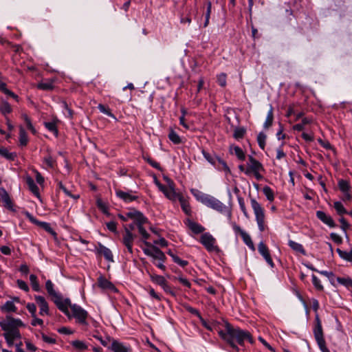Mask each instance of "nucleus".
<instances>
[{
  "label": "nucleus",
  "instance_id": "nucleus-40",
  "mask_svg": "<svg viewBox=\"0 0 352 352\" xmlns=\"http://www.w3.org/2000/svg\"><path fill=\"white\" fill-rule=\"evenodd\" d=\"M168 254L173 258V261L182 267H186L188 262L187 261L182 260L179 256L173 253L171 250H168Z\"/></svg>",
  "mask_w": 352,
  "mask_h": 352
},
{
  "label": "nucleus",
  "instance_id": "nucleus-13",
  "mask_svg": "<svg viewBox=\"0 0 352 352\" xmlns=\"http://www.w3.org/2000/svg\"><path fill=\"white\" fill-rule=\"evenodd\" d=\"M25 217L34 224L38 226L53 236H56V232L51 228L49 223L38 221L32 214L26 211L24 212Z\"/></svg>",
  "mask_w": 352,
  "mask_h": 352
},
{
  "label": "nucleus",
  "instance_id": "nucleus-25",
  "mask_svg": "<svg viewBox=\"0 0 352 352\" xmlns=\"http://www.w3.org/2000/svg\"><path fill=\"white\" fill-rule=\"evenodd\" d=\"M54 80L53 79H47L45 81L39 82L36 85V87L41 90L51 91L54 88Z\"/></svg>",
  "mask_w": 352,
  "mask_h": 352
},
{
  "label": "nucleus",
  "instance_id": "nucleus-51",
  "mask_svg": "<svg viewBox=\"0 0 352 352\" xmlns=\"http://www.w3.org/2000/svg\"><path fill=\"white\" fill-rule=\"evenodd\" d=\"M30 281L32 287V289L35 292H39L41 290V287L39 283L37 280V276L34 274H31L30 276Z\"/></svg>",
  "mask_w": 352,
  "mask_h": 352
},
{
  "label": "nucleus",
  "instance_id": "nucleus-12",
  "mask_svg": "<svg viewBox=\"0 0 352 352\" xmlns=\"http://www.w3.org/2000/svg\"><path fill=\"white\" fill-rule=\"evenodd\" d=\"M338 186L342 193V200L344 201H349L352 199L351 192V186L349 181L340 179L338 182Z\"/></svg>",
  "mask_w": 352,
  "mask_h": 352
},
{
  "label": "nucleus",
  "instance_id": "nucleus-64",
  "mask_svg": "<svg viewBox=\"0 0 352 352\" xmlns=\"http://www.w3.org/2000/svg\"><path fill=\"white\" fill-rule=\"evenodd\" d=\"M96 204L98 208L104 213H107L108 210V208L105 203H104L101 199H98L96 201Z\"/></svg>",
  "mask_w": 352,
  "mask_h": 352
},
{
  "label": "nucleus",
  "instance_id": "nucleus-52",
  "mask_svg": "<svg viewBox=\"0 0 352 352\" xmlns=\"http://www.w3.org/2000/svg\"><path fill=\"white\" fill-rule=\"evenodd\" d=\"M333 207L336 210L338 214L339 215H342L348 213V212L344 207L343 204L340 201L334 202Z\"/></svg>",
  "mask_w": 352,
  "mask_h": 352
},
{
  "label": "nucleus",
  "instance_id": "nucleus-6",
  "mask_svg": "<svg viewBox=\"0 0 352 352\" xmlns=\"http://www.w3.org/2000/svg\"><path fill=\"white\" fill-rule=\"evenodd\" d=\"M67 309H71L72 314L69 313L70 317L76 319V322L82 326H88L87 318H89L88 312L76 304H72L69 300V305H66Z\"/></svg>",
  "mask_w": 352,
  "mask_h": 352
},
{
  "label": "nucleus",
  "instance_id": "nucleus-4",
  "mask_svg": "<svg viewBox=\"0 0 352 352\" xmlns=\"http://www.w3.org/2000/svg\"><path fill=\"white\" fill-rule=\"evenodd\" d=\"M126 216L131 219H133L138 227V232L141 235V240L148 247L152 246V244L147 241L150 237V234L146 232L143 225L148 222V219L143 214L142 212L135 209H131L130 211L126 212Z\"/></svg>",
  "mask_w": 352,
  "mask_h": 352
},
{
  "label": "nucleus",
  "instance_id": "nucleus-53",
  "mask_svg": "<svg viewBox=\"0 0 352 352\" xmlns=\"http://www.w3.org/2000/svg\"><path fill=\"white\" fill-rule=\"evenodd\" d=\"M58 186L60 190H62L65 192V194L67 196L73 198L74 199H78L80 197L79 195L72 194V192L67 189V188L63 184V183L61 182H58Z\"/></svg>",
  "mask_w": 352,
  "mask_h": 352
},
{
  "label": "nucleus",
  "instance_id": "nucleus-45",
  "mask_svg": "<svg viewBox=\"0 0 352 352\" xmlns=\"http://www.w3.org/2000/svg\"><path fill=\"white\" fill-rule=\"evenodd\" d=\"M311 119H309L308 118H304L302 120L301 123L296 124L293 126V129L295 131H301L304 130L305 126L306 124L311 123Z\"/></svg>",
  "mask_w": 352,
  "mask_h": 352
},
{
  "label": "nucleus",
  "instance_id": "nucleus-43",
  "mask_svg": "<svg viewBox=\"0 0 352 352\" xmlns=\"http://www.w3.org/2000/svg\"><path fill=\"white\" fill-rule=\"evenodd\" d=\"M151 279L153 283L159 285L162 287L167 283L165 278L160 275H157V274L151 275Z\"/></svg>",
  "mask_w": 352,
  "mask_h": 352
},
{
  "label": "nucleus",
  "instance_id": "nucleus-49",
  "mask_svg": "<svg viewBox=\"0 0 352 352\" xmlns=\"http://www.w3.org/2000/svg\"><path fill=\"white\" fill-rule=\"evenodd\" d=\"M168 138L175 144H179L182 142L181 138L173 129L170 131V133L168 134Z\"/></svg>",
  "mask_w": 352,
  "mask_h": 352
},
{
  "label": "nucleus",
  "instance_id": "nucleus-7",
  "mask_svg": "<svg viewBox=\"0 0 352 352\" xmlns=\"http://www.w3.org/2000/svg\"><path fill=\"white\" fill-rule=\"evenodd\" d=\"M250 204L252 208L254 211V213L255 214V218L256 223L258 224V230L261 232H263L265 231L267 227L265 221V210L254 198H250Z\"/></svg>",
  "mask_w": 352,
  "mask_h": 352
},
{
  "label": "nucleus",
  "instance_id": "nucleus-2",
  "mask_svg": "<svg viewBox=\"0 0 352 352\" xmlns=\"http://www.w3.org/2000/svg\"><path fill=\"white\" fill-rule=\"evenodd\" d=\"M24 326L23 322L20 319H16L11 316H7L1 322V329L4 331L3 336L8 346H12L14 341L21 339L19 327Z\"/></svg>",
  "mask_w": 352,
  "mask_h": 352
},
{
  "label": "nucleus",
  "instance_id": "nucleus-10",
  "mask_svg": "<svg viewBox=\"0 0 352 352\" xmlns=\"http://www.w3.org/2000/svg\"><path fill=\"white\" fill-rule=\"evenodd\" d=\"M1 202L3 206L12 214H15L17 212L18 206L15 204L13 199L10 196L8 192L1 188Z\"/></svg>",
  "mask_w": 352,
  "mask_h": 352
},
{
  "label": "nucleus",
  "instance_id": "nucleus-41",
  "mask_svg": "<svg viewBox=\"0 0 352 352\" xmlns=\"http://www.w3.org/2000/svg\"><path fill=\"white\" fill-rule=\"evenodd\" d=\"M168 254L173 258V261L182 267H186L188 262L187 261L182 260L179 256L173 253L171 250H168Z\"/></svg>",
  "mask_w": 352,
  "mask_h": 352
},
{
  "label": "nucleus",
  "instance_id": "nucleus-59",
  "mask_svg": "<svg viewBox=\"0 0 352 352\" xmlns=\"http://www.w3.org/2000/svg\"><path fill=\"white\" fill-rule=\"evenodd\" d=\"M312 283L317 290L323 291L324 287H323L322 285L321 284L320 280L314 274L312 275Z\"/></svg>",
  "mask_w": 352,
  "mask_h": 352
},
{
  "label": "nucleus",
  "instance_id": "nucleus-28",
  "mask_svg": "<svg viewBox=\"0 0 352 352\" xmlns=\"http://www.w3.org/2000/svg\"><path fill=\"white\" fill-rule=\"evenodd\" d=\"M288 245L296 252L300 253L302 255H306V251L303 246L292 240L288 241Z\"/></svg>",
  "mask_w": 352,
  "mask_h": 352
},
{
  "label": "nucleus",
  "instance_id": "nucleus-20",
  "mask_svg": "<svg viewBox=\"0 0 352 352\" xmlns=\"http://www.w3.org/2000/svg\"><path fill=\"white\" fill-rule=\"evenodd\" d=\"M132 190H129L128 192H124L121 190H116V194L117 197H118L120 199H122L126 203L135 201L138 198L137 196L132 195Z\"/></svg>",
  "mask_w": 352,
  "mask_h": 352
},
{
  "label": "nucleus",
  "instance_id": "nucleus-11",
  "mask_svg": "<svg viewBox=\"0 0 352 352\" xmlns=\"http://www.w3.org/2000/svg\"><path fill=\"white\" fill-rule=\"evenodd\" d=\"M199 241L208 252H218L219 250V247L215 245L216 239L209 232L202 234Z\"/></svg>",
  "mask_w": 352,
  "mask_h": 352
},
{
  "label": "nucleus",
  "instance_id": "nucleus-16",
  "mask_svg": "<svg viewBox=\"0 0 352 352\" xmlns=\"http://www.w3.org/2000/svg\"><path fill=\"white\" fill-rule=\"evenodd\" d=\"M96 252L99 256H103L109 262L114 261L113 256L111 250L100 243H98V245L96 247Z\"/></svg>",
  "mask_w": 352,
  "mask_h": 352
},
{
  "label": "nucleus",
  "instance_id": "nucleus-23",
  "mask_svg": "<svg viewBox=\"0 0 352 352\" xmlns=\"http://www.w3.org/2000/svg\"><path fill=\"white\" fill-rule=\"evenodd\" d=\"M98 286L102 289H109L110 291H116V288L114 285L103 276L98 278Z\"/></svg>",
  "mask_w": 352,
  "mask_h": 352
},
{
  "label": "nucleus",
  "instance_id": "nucleus-8",
  "mask_svg": "<svg viewBox=\"0 0 352 352\" xmlns=\"http://www.w3.org/2000/svg\"><path fill=\"white\" fill-rule=\"evenodd\" d=\"M248 161L245 174L249 175L252 173L257 180H261L263 177L260 173L265 171L263 164L252 155H249Z\"/></svg>",
  "mask_w": 352,
  "mask_h": 352
},
{
  "label": "nucleus",
  "instance_id": "nucleus-15",
  "mask_svg": "<svg viewBox=\"0 0 352 352\" xmlns=\"http://www.w3.org/2000/svg\"><path fill=\"white\" fill-rule=\"evenodd\" d=\"M135 235L130 232L129 228H124V233L122 236V243L130 254H133V245Z\"/></svg>",
  "mask_w": 352,
  "mask_h": 352
},
{
  "label": "nucleus",
  "instance_id": "nucleus-38",
  "mask_svg": "<svg viewBox=\"0 0 352 352\" xmlns=\"http://www.w3.org/2000/svg\"><path fill=\"white\" fill-rule=\"evenodd\" d=\"M28 134L23 127L20 128L19 131V144L21 146H25L28 143Z\"/></svg>",
  "mask_w": 352,
  "mask_h": 352
},
{
  "label": "nucleus",
  "instance_id": "nucleus-24",
  "mask_svg": "<svg viewBox=\"0 0 352 352\" xmlns=\"http://www.w3.org/2000/svg\"><path fill=\"white\" fill-rule=\"evenodd\" d=\"M187 226L189 229L196 234L202 233L205 230V228L204 226L191 220H188Z\"/></svg>",
  "mask_w": 352,
  "mask_h": 352
},
{
  "label": "nucleus",
  "instance_id": "nucleus-36",
  "mask_svg": "<svg viewBox=\"0 0 352 352\" xmlns=\"http://www.w3.org/2000/svg\"><path fill=\"white\" fill-rule=\"evenodd\" d=\"M336 280L339 284L344 286L348 289L352 288V279L350 277H337Z\"/></svg>",
  "mask_w": 352,
  "mask_h": 352
},
{
  "label": "nucleus",
  "instance_id": "nucleus-5",
  "mask_svg": "<svg viewBox=\"0 0 352 352\" xmlns=\"http://www.w3.org/2000/svg\"><path fill=\"white\" fill-rule=\"evenodd\" d=\"M54 287V285L50 280L46 281V290L49 296L52 297V300L54 304L60 311L64 313L67 317H70L69 311H68L66 307L67 305H69V298L63 299L62 295L56 292Z\"/></svg>",
  "mask_w": 352,
  "mask_h": 352
},
{
  "label": "nucleus",
  "instance_id": "nucleus-9",
  "mask_svg": "<svg viewBox=\"0 0 352 352\" xmlns=\"http://www.w3.org/2000/svg\"><path fill=\"white\" fill-rule=\"evenodd\" d=\"M206 206L212 208L221 213L227 212L228 217H231V211L228 208V207L224 205L221 201H220L217 198L208 195L206 201L204 204Z\"/></svg>",
  "mask_w": 352,
  "mask_h": 352
},
{
  "label": "nucleus",
  "instance_id": "nucleus-22",
  "mask_svg": "<svg viewBox=\"0 0 352 352\" xmlns=\"http://www.w3.org/2000/svg\"><path fill=\"white\" fill-rule=\"evenodd\" d=\"M111 349L113 352H131V349L129 346H124L122 343L117 340H113Z\"/></svg>",
  "mask_w": 352,
  "mask_h": 352
},
{
  "label": "nucleus",
  "instance_id": "nucleus-39",
  "mask_svg": "<svg viewBox=\"0 0 352 352\" xmlns=\"http://www.w3.org/2000/svg\"><path fill=\"white\" fill-rule=\"evenodd\" d=\"M1 310L6 312H16L17 309L14 304L13 300H8L1 306Z\"/></svg>",
  "mask_w": 352,
  "mask_h": 352
},
{
  "label": "nucleus",
  "instance_id": "nucleus-56",
  "mask_svg": "<svg viewBox=\"0 0 352 352\" xmlns=\"http://www.w3.org/2000/svg\"><path fill=\"white\" fill-rule=\"evenodd\" d=\"M23 118L28 129H29L33 134H36V131L32 125L30 118L26 114L23 115Z\"/></svg>",
  "mask_w": 352,
  "mask_h": 352
},
{
  "label": "nucleus",
  "instance_id": "nucleus-60",
  "mask_svg": "<svg viewBox=\"0 0 352 352\" xmlns=\"http://www.w3.org/2000/svg\"><path fill=\"white\" fill-rule=\"evenodd\" d=\"M43 162L45 163L47 167L50 168H53L56 163V160L50 155L45 156L44 157Z\"/></svg>",
  "mask_w": 352,
  "mask_h": 352
},
{
  "label": "nucleus",
  "instance_id": "nucleus-32",
  "mask_svg": "<svg viewBox=\"0 0 352 352\" xmlns=\"http://www.w3.org/2000/svg\"><path fill=\"white\" fill-rule=\"evenodd\" d=\"M202 154L204 158L212 165L216 166V162H217V158H219V156L213 154H210L205 150H202Z\"/></svg>",
  "mask_w": 352,
  "mask_h": 352
},
{
  "label": "nucleus",
  "instance_id": "nucleus-14",
  "mask_svg": "<svg viewBox=\"0 0 352 352\" xmlns=\"http://www.w3.org/2000/svg\"><path fill=\"white\" fill-rule=\"evenodd\" d=\"M148 247L151 248V250L148 249V248L143 249V252L146 255H147L148 256H151L154 259H158V260L161 261L162 262H164V261L166 258V256L164 254V252L159 248H157L155 245H152V246H148Z\"/></svg>",
  "mask_w": 352,
  "mask_h": 352
},
{
  "label": "nucleus",
  "instance_id": "nucleus-18",
  "mask_svg": "<svg viewBox=\"0 0 352 352\" xmlns=\"http://www.w3.org/2000/svg\"><path fill=\"white\" fill-rule=\"evenodd\" d=\"M34 299L39 307L41 316L49 315V306L45 298L42 296H35Z\"/></svg>",
  "mask_w": 352,
  "mask_h": 352
},
{
  "label": "nucleus",
  "instance_id": "nucleus-61",
  "mask_svg": "<svg viewBox=\"0 0 352 352\" xmlns=\"http://www.w3.org/2000/svg\"><path fill=\"white\" fill-rule=\"evenodd\" d=\"M226 78H227V76L225 73H221L220 74L217 75L218 84L222 87H226Z\"/></svg>",
  "mask_w": 352,
  "mask_h": 352
},
{
  "label": "nucleus",
  "instance_id": "nucleus-27",
  "mask_svg": "<svg viewBox=\"0 0 352 352\" xmlns=\"http://www.w3.org/2000/svg\"><path fill=\"white\" fill-rule=\"evenodd\" d=\"M190 192L198 201L202 203L203 204H205L208 195L205 194L201 192L200 190L194 188H192L190 190Z\"/></svg>",
  "mask_w": 352,
  "mask_h": 352
},
{
  "label": "nucleus",
  "instance_id": "nucleus-63",
  "mask_svg": "<svg viewBox=\"0 0 352 352\" xmlns=\"http://www.w3.org/2000/svg\"><path fill=\"white\" fill-rule=\"evenodd\" d=\"M41 338H42V340L45 342L48 343V344H55L56 342V338L54 337H53V336H48L46 334H45L44 333H41Z\"/></svg>",
  "mask_w": 352,
  "mask_h": 352
},
{
  "label": "nucleus",
  "instance_id": "nucleus-33",
  "mask_svg": "<svg viewBox=\"0 0 352 352\" xmlns=\"http://www.w3.org/2000/svg\"><path fill=\"white\" fill-rule=\"evenodd\" d=\"M336 252L341 258L349 262H352V248L349 252L343 251L340 248H337Z\"/></svg>",
  "mask_w": 352,
  "mask_h": 352
},
{
  "label": "nucleus",
  "instance_id": "nucleus-3",
  "mask_svg": "<svg viewBox=\"0 0 352 352\" xmlns=\"http://www.w3.org/2000/svg\"><path fill=\"white\" fill-rule=\"evenodd\" d=\"M311 305L314 311L316 312L315 324L313 330L314 338L322 352H330L326 346L321 320L318 314V310L320 307L318 300L313 298L311 302Z\"/></svg>",
  "mask_w": 352,
  "mask_h": 352
},
{
  "label": "nucleus",
  "instance_id": "nucleus-50",
  "mask_svg": "<svg viewBox=\"0 0 352 352\" xmlns=\"http://www.w3.org/2000/svg\"><path fill=\"white\" fill-rule=\"evenodd\" d=\"M266 139L267 135L263 132H260L257 135V142L262 150L265 149Z\"/></svg>",
  "mask_w": 352,
  "mask_h": 352
},
{
  "label": "nucleus",
  "instance_id": "nucleus-54",
  "mask_svg": "<svg viewBox=\"0 0 352 352\" xmlns=\"http://www.w3.org/2000/svg\"><path fill=\"white\" fill-rule=\"evenodd\" d=\"M246 130L243 127H238L234 129L233 137L236 139H242L245 135Z\"/></svg>",
  "mask_w": 352,
  "mask_h": 352
},
{
  "label": "nucleus",
  "instance_id": "nucleus-57",
  "mask_svg": "<svg viewBox=\"0 0 352 352\" xmlns=\"http://www.w3.org/2000/svg\"><path fill=\"white\" fill-rule=\"evenodd\" d=\"M12 109L10 104L6 101H1V113L6 115L10 113Z\"/></svg>",
  "mask_w": 352,
  "mask_h": 352
},
{
  "label": "nucleus",
  "instance_id": "nucleus-46",
  "mask_svg": "<svg viewBox=\"0 0 352 352\" xmlns=\"http://www.w3.org/2000/svg\"><path fill=\"white\" fill-rule=\"evenodd\" d=\"M241 238L243 242L248 246L250 249L252 250H255L254 245L251 239V236L246 232L243 233V234L241 236Z\"/></svg>",
  "mask_w": 352,
  "mask_h": 352
},
{
  "label": "nucleus",
  "instance_id": "nucleus-1",
  "mask_svg": "<svg viewBox=\"0 0 352 352\" xmlns=\"http://www.w3.org/2000/svg\"><path fill=\"white\" fill-rule=\"evenodd\" d=\"M219 335L232 349L236 351H239V347L234 343V340L241 346L244 344L245 341L251 344L254 342L253 338L248 331L243 330L239 327L234 328L229 322H226L225 331H219Z\"/></svg>",
  "mask_w": 352,
  "mask_h": 352
},
{
  "label": "nucleus",
  "instance_id": "nucleus-48",
  "mask_svg": "<svg viewBox=\"0 0 352 352\" xmlns=\"http://www.w3.org/2000/svg\"><path fill=\"white\" fill-rule=\"evenodd\" d=\"M217 162L219 163V166L217 167L219 170H223L226 174L230 173V169L227 165V163L222 160L221 157L217 158Z\"/></svg>",
  "mask_w": 352,
  "mask_h": 352
},
{
  "label": "nucleus",
  "instance_id": "nucleus-55",
  "mask_svg": "<svg viewBox=\"0 0 352 352\" xmlns=\"http://www.w3.org/2000/svg\"><path fill=\"white\" fill-rule=\"evenodd\" d=\"M98 109L100 110V112L103 113L104 114L113 118L116 119V116L111 113L110 109L107 107H105L104 105L102 104H99L98 106Z\"/></svg>",
  "mask_w": 352,
  "mask_h": 352
},
{
  "label": "nucleus",
  "instance_id": "nucleus-29",
  "mask_svg": "<svg viewBox=\"0 0 352 352\" xmlns=\"http://www.w3.org/2000/svg\"><path fill=\"white\" fill-rule=\"evenodd\" d=\"M26 183L28 186L30 190L35 195L39 196V189L36 184L34 183V179L28 176L26 178Z\"/></svg>",
  "mask_w": 352,
  "mask_h": 352
},
{
  "label": "nucleus",
  "instance_id": "nucleus-17",
  "mask_svg": "<svg viewBox=\"0 0 352 352\" xmlns=\"http://www.w3.org/2000/svg\"><path fill=\"white\" fill-rule=\"evenodd\" d=\"M258 250L259 253L263 256L266 262L270 265V267H274V263L271 258L270 250L263 241L259 243L258 245Z\"/></svg>",
  "mask_w": 352,
  "mask_h": 352
},
{
  "label": "nucleus",
  "instance_id": "nucleus-31",
  "mask_svg": "<svg viewBox=\"0 0 352 352\" xmlns=\"http://www.w3.org/2000/svg\"><path fill=\"white\" fill-rule=\"evenodd\" d=\"M274 120V113H273V107L270 106V109L267 112L266 120L263 124V127L265 129H268L273 123Z\"/></svg>",
  "mask_w": 352,
  "mask_h": 352
},
{
  "label": "nucleus",
  "instance_id": "nucleus-42",
  "mask_svg": "<svg viewBox=\"0 0 352 352\" xmlns=\"http://www.w3.org/2000/svg\"><path fill=\"white\" fill-rule=\"evenodd\" d=\"M1 156L9 161H14L17 155L15 152H10L7 148H1Z\"/></svg>",
  "mask_w": 352,
  "mask_h": 352
},
{
  "label": "nucleus",
  "instance_id": "nucleus-47",
  "mask_svg": "<svg viewBox=\"0 0 352 352\" xmlns=\"http://www.w3.org/2000/svg\"><path fill=\"white\" fill-rule=\"evenodd\" d=\"M263 192L268 201H273L274 200V191L270 186H264L263 188Z\"/></svg>",
  "mask_w": 352,
  "mask_h": 352
},
{
  "label": "nucleus",
  "instance_id": "nucleus-21",
  "mask_svg": "<svg viewBox=\"0 0 352 352\" xmlns=\"http://www.w3.org/2000/svg\"><path fill=\"white\" fill-rule=\"evenodd\" d=\"M164 195L171 201H176L177 199H179V197H182V195L177 193L173 188V182H170L168 188L165 192Z\"/></svg>",
  "mask_w": 352,
  "mask_h": 352
},
{
  "label": "nucleus",
  "instance_id": "nucleus-37",
  "mask_svg": "<svg viewBox=\"0 0 352 352\" xmlns=\"http://www.w3.org/2000/svg\"><path fill=\"white\" fill-rule=\"evenodd\" d=\"M44 125L45 128L50 132L53 133L56 137L58 135V131L56 121L45 122H44Z\"/></svg>",
  "mask_w": 352,
  "mask_h": 352
},
{
  "label": "nucleus",
  "instance_id": "nucleus-34",
  "mask_svg": "<svg viewBox=\"0 0 352 352\" xmlns=\"http://www.w3.org/2000/svg\"><path fill=\"white\" fill-rule=\"evenodd\" d=\"M1 93L5 94L7 96V98H12L16 102L19 101V96L15 94L14 92L10 91L6 87V85L4 82H1Z\"/></svg>",
  "mask_w": 352,
  "mask_h": 352
},
{
  "label": "nucleus",
  "instance_id": "nucleus-35",
  "mask_svg": "<svg viewBox=\"0 0 352 352\" xmlns=\"http://www.w3.org/2000/svg\"><path fill=\"white\" fill-rule=\"evenodd\" d=\"M71 345L76 350L84 351L88 348L87 344L82 340H76L70 342Z\"/></svg>",
  "mask_w": 352,
  "mask_h": 352
},
{
  "label": "nucleus",
  "instance_id": "nucleus-58",
  "mask_svg": "<svg viewBox=\"0 0 352 352\" xmlns=\"http://www.w3.org/2000/svg\"><path fill=\"white\" fill-rule=\"evenodd\" d=\"M237 199H238V202H239L240 208H241V211L243 212L244 216L246 218H249V214H248V210L246 209L243 198L241 197H238Z\"/></svg>",
  "mask_w": 352,
  "mask_h": 352
},
{
  "label": "nucleus",
  "instance_id": "nucleus-44",
  "mask_svg": "<svg viewBox=\"0 0 352 352\" xmlns=\"http://www.w3.org/2000/svg\"><path fill=\"white\" fill-rule=\"evenodd\" d=\"M206 12L205 13V22L204 26L206 28L208 26L209 23V19L211 13V9H212V3L210 0L206 1Z\"/></svg>",
  "mask_w": 352,
  "mask_h": 352
},
{
  "label": "nucleus",
  "instance_id": "nucleus-62",
  "mask_svg": "<svg viewBox=\"0 0 352 352\" xmlns=\"http://www.w3.org/2000/svg\"><path fill=\"white\" fill-rule=\"evenodd\" d=\"M184 307L187 311L197 316L200 320H202V317H201L199 311L197 309H195L190 305H185Z\"/></svg>",
  "mask_w": 352,
  "mask_h": 352
},
{
  "label": "nucleus",
  "instance_id": "nucleus-30",
  "mask_svg": "<svg viewBox=\"0 0 352 352\" xmlns=\"http://www.w3.org/2000/svg\"><path fill=\"white\" fill-rule=\"evenodd\" d=\"M179 201L180 203L182 210L185 214L190 215L191 213L190 206L186 199L182 195L179 197Z\"/></svg>",
  "mask_w": 352,
  "mask_h": 352
},
{
  "label": "nucleus",
  "instance_id": "nucleus-26",
  "mask_svg": "<svg viewBox=\"0 0 352 352\" xmlns=\"http://www.w3.org/2000/svg\"><path fill=\"white\" fill-rule=\"evenodd\" d=\"M230 151L232 154H234L239 160H245V154L239 146H231L230 147Z\"/></svg>",
  "mask_w": 352,
  "mask_h": 352
},
{
  "label": "nucleus",
  "instance_id": "nucleus-19",
  "mask_svg": "<svg viewBox=\"0 0 352 352\" xmlns=\"http://www.w3.org/2000/svg\"><path fill=\"white\" fill-rule=\"evenodd\" d=\"M316 217L318 219H320L322 223L327 225L330 228L336 227V224L335 223L333 219L330 215L327 214L324 212L318 210L316 212Z\"/></svg>",
  "mask_w": 352,
  "mask_h": 352
}]
</instances>
